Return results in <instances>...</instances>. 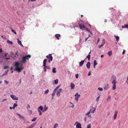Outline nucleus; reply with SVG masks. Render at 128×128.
<instances>
[{"instance_id": "obj_1", "label": "nucleus", "mask_w": 128, "mask_h": 128, "mask_svg": "<svg viewBox=\"0 0 128 128\" xmlns=\"http://www.w3.org/2000/svg\"><path fill=\"white\" fill-rule=\"evenodd\" d=\"M20 64L18 61L15 63L14 65L16 67V68L14 69L15 71L17 70L18 72H20L24 68L22 67L20 68H19V66Z\"/></svg>"}, {"instance_id": "obj_2", "label": "nucleus", "mask_w": 128, "mask_h": 128, "mask_svg": "<svg viewBox=\"0 0 128 128\" xmlns=\"http://www.w3.org/2000/svg\"><path fill=\"white\" fill-rule=\"evenodd\" d=\"M111 79L113 80V82H112V84H113L112 89L113 90H114L116 89V76L114 75H112V76Z\"/></svg>"}, {"instance_id": "obj_3", "label": "nucleus", "mask_w": 128, "mask_h": 128, "mask_svg": "<svg viewBox=\"0 0 128 128\" xmlns=\"http://www.w3.org/2000/svg\"><path fill=\"white\" fill-rule=\"evenodd\" d=\"M31 57V56L30 55L23 56L22 58V60L20 62V64H25L26 62V60H28Z\"/></svg>"}, {"instance_id": "obj_4", "label": "nucleus", "mask_w": 128, "mask_h": 128, "mask_svg": "<svg viewBox=\"0 0 128 128\" xmlns=\"http://www.w3.org/2000/svg\"><path fill=\"white\" fill-rule=\"evenodd\" d=\"M79 26H80V28L82 30H86L88 32L92 34V32H90V30H89L85 26L82 24H79Z\"/></svg>"}, {"instance_id": "obj_5", "label": "nucleus", "mask_w": 128, "mask_h": 128, "mask_svg": "<svg viewBox=\"0 0 128 128\" xmlns=\"http://www.w3.org/2000/svg\"><path fill=\"white\" fill-rule=\"evenodd\" d=\"M80 95L78 94V93H76L75 95L74 96H75V100L76 101V102H78V98L80 96Z\"/></svg>"}, {"instance_id": "obj_6", "label": "nucleus", "mask_w": 128, "mask_h": 128, "mask_svg": "<svg viewBox=\"0 0 128 128\" xmlns=\"http://www.w3.org/2000/svg\"><path fill=\"white\" fill-rule=\"evenodd\" d=\"M62 90V89L60 88L58 89L56 92V95L58 97H59L60 96V93L61 92Z\"/></svg>"}, {"instance_id": "obj_7", "label": "nucleus", "mask_w": 128, "mask_h": 128, "mask_svg": "<svg viewBox=\"0 0 128 128\" xmlns=\"http://www.w3.org/2000/svg\"><path fill=\"white\" fill-rule=\"evenodd\" d=\"M76 124H77L76 125V128H80L81 127V125L80 123L76 122L74 124V126H75Z\"/></svg>"}, {"instance_id": "obj_8", "label": "nucleus", "mask_w": 128, "mask_h": 128, "mask_svg": "<svg viewBox=\"0 0 128 128\" xmlns=\"http://www.w3.org/2000/svg\"><path fill=\"white\" fill-rule=\"evenodd\" d=\"M10 97L13 100H18V98L14 95H11L10 96Z\"/></svg>"}, {"instance_id": "obj_9", "label": "nucleus", "mask_w": 128, "mask_h": 128, "mask_svg": "<svg viewBox=\"0 0 128 128\" xmlns=\"http://www.w3.org/2000/svg\"><path fill=\"white\" fill-rule=\"evenodd\" d=\"M118 112V111L117 110H116L115 111V112H114V120H115L116 119V117H117V115Z\"/></svg>"}, {"instance_id": "obj_10", "label": "nucleus", "mask_w": 128, "mask_h": 128, "mask_svg": "<svg viewBox=\"0 0 128 128\" xmlns=\"http://www.w3.org/2000/svg\"><path fill=\"white\" fill-rule=\"evenodd\" d=\"M105 40L104 39L102 40V44L99 46H98V48H101L105 44Z\"/></svg>"}, {"instance_id": "obj_11", "label": "nucleus", "mask_w": 128, "mask_h": 128, "mask_svg": "<svg viewBox=\"0 0 128 128\" xmlns=\"http://www.w3.org/2000/svg\"><path fill=\"white\" fill-rule=\"evenodd\" d=\"M96 110V108H95L92 107L90 111L91 113H94V112Z\"/></svg>"}, {"instance_id": "obj_12", "label": "nucleus", "mask_w": 128, "mask_h": 128, "mask_svg": "<svg viewBox=\"0 0 128 128\" xmlns=\"http://www.w3.org/2000/svg\"><path fill=\"white\" fill-rule=\"evenodd\" d=\"M16 114L19 116L22 119L24 120H26V118L24 116L20 115V114L18 113H16Z\"/></svg>"}, {"instance_id": "obj_13", "label": "nucleus", "mask_w": 128, "mask_h": 128, "mask_svg": "<svg viewBox=\"0 0 128 128\" xmlns=\"http://www.w3.org/2000/svg\"><path fill=\"white\" fill-rule=\"evenodd\" d=\"M49 55L50 58H48V61L49 62H50L52 60L53 58L51 54H49Z\"/></svg>"}, {"instance_id": "obj_14", "label": "nucleus", "mask_w": 128, "mask_h": 128, "mask_svg": "<svg viewBox=\"0 0 128 128\" xmlns=\"http://www.w3.org/2000/svg\"><path fill=\"white\" fill-rule=\"evenodd\" d=\"M110 88V86L108 84H107L105 85V86L104 87V89L105 90H108V88Z\"/></svg>"}, {"instance_id": "obj_15", "label": "nucleus", "mask_w": 128, "mask_h": 128, "mask_svg": "<svg viewBox=\"0 0 128 128\" xmlns=\"http://www.w3.org/2000/svg\"><path fill=\"white\" fill-rule=\"evenodd\" d=\"M18 40V44L20 45L21 46L23 47V46L22 45V42L21 41H20L19 39H17Z\"/></svg>"}, {"instance_id": "obj_16", "label": "nucleus", "mask_w": 128, "mask_h": 128, "mask_svg": "<svg viewBox=\"0 0 128 128\" xmlns=\"http://www.w3.org/2000/svg\"><path fill=\"white\" fill-rule=\"evenodd\" d=\"M86 66L88 69L90 68V62H87L86 64Z\"/></svg>"}, {"instance_id": "obj_17", "label": "nucleus", "mask_w": 128, "mask_h": 128, "mask_svg": "<svg viewBox=\"0 0 128 128\" xmlns=\"http://www.w3.org/2000/svg\"><path fill=\"white\" fill-rule=\"evenodd\" d=\"M71 89H74V88L75 86L74 84L72 82L70 83Z\"/></svg>"}, {"instance_id": "obj_18", "label": "nucleus", "mask_w": 128, "mask_h": 128, "mask_svg": "<svg viewBox=\"0 0 128 128\" xmlns=\"http://www.w3.org/2000/svg\"><path fill=\"white\" fill-rule=\"evenodd\" d=\"M55 37L57 38V39L58 40L59 39V38L60 36L59 34H56L55 35Z\"/></svg>"}, {"instance_id": "obj_19", "label": "nucleus", "mask_w": 128, "mask_h": 128, "mask_svg": "<svg viewBox=\"0 0 128 128\" xmlns=\"http://www.w3.org/2000/svg\"><path fill=\"white\" fill-rule=\"evenodd\" d=\"M38 110H41L43 112V106H40L38 108Z\"/></svg>"}, {"instance_id": "obj_20", "label": "nucleus", "mask_w": 128, "mask_h": 128, "mask_svg": "<svg viewBox=\"0 0 128 128\" xmlns=\"http://www.w3.org/2000/svg\"><path fill=\"white\" fill-rule=\"evenodd\" d=\"M47 59H45L43 61V66H46V62Z\"/></svg>"}, {"instance_id": "obj_21", "label": "nucleus", "mask_w": 128, "mask_h": 128, "mask_svg": "<svg viewBox=\"0 0 128 128\" xmlns=\"http://www.w3.org/2000/svg\"><path fill=\"white\" fill-rule=\"evenodd\" d=\"M85 60H82L81 62H80L79 63V65L80 66H82L83 65L84 62V61Z\"/></svg>"}, {"instance_id": "obj_22", "label": "nucleus", "mask_w": 128, "mask_h": 128, "mask_svg": "<svg viewBox=\"0 0 128 128\" xmlns=\"http://www.w3.org/2000/svg\"><path fill=\"white\" fill-rule=\"evenodd\" d=\"M91 52H90L89 53L88 55L87 56L86 58H88V60L90 61V53Z\"/></svg>"}, {"instance_id": "obj_23", "label": "nucleus", "mask_w": 128, "mask_h": 128, "mask_svg": "<svg viewBox=\"0 0 128 128\" xmlns=\"http://www.w3.org/2000/svg\"><path fill=\"white\" fill-rule=\"evenodd\" d=\"M114 36L116 39V41L118 42L119 40V39L120 38L118 36L116 35H114Z\"/></svg>"}, {"instance_id": "obj_24", "label": "nucleus", "mask_w": 128, "mask_h": 128, "mask_svg": "<svg viewBox=\"0 0 128 128\" xmlns=\"http://www.w3.org/2000/svg\"><path fill=\"white\" fill-rule=\"evenodd\" d=\"M48 107L46 106V105L44 106V110H43V112H44V111H46L48 109Z\"/></svg>"}, {"instance_id": "obj_25", "label": "nucleus", "mask_w": 128, "mask_h": 128, "mask_svg": "<svg viewBox=\"0 0 128 128\" xmlns=\"http://www.w3.org/2000/svg\"><path fill=\"white\" fill-rule=\"evenodd\" d=\"M56 91V90L54 89L53 93L52 94V95L53 96H54Z\"/></svg>"}, {"instance_id": "obj_26", "label": "nucleus", "mask_w": 128, "mask_h": 128, "mask_svg": "<svg viewBox=\"0 0 128 128\" xmlns=\"http://www.w3.org/2000/svg\"><path fill=\"white\" fill-rule=\"evenodd\" d=\"M54 84H56L58 83V79H56V80H54Z\"/></svg>"}, {"instance_id": "obj_27", "label": "nucleus", "mask_w": 128, "mask_h": 128, "mask_svg": "<svg viewBox=\"0 0 128 128\" xmlns=\"http://www.w3.org/2000/svg\"><path fill=\"white\" fill-rule=\"evenodd\" d=\"M100 96L99 95L98 97L96 98V100L97 102H99V100L100 98Z\"/></svg>"}, {"instance_id": "obj_28", "label": "nucleus", "mask_w": 128, "mask_h": 128, "mask_svg": "<svg viewBox=\"0 0 128 128\" xmlns=\"http://www.w3.org/2000/svg\"><path fill=\"white\" fill-rule=\"evenodd\" d=\"M111 98V96H108L106 100L108 102L110 100Z\"/></svg>"}, {"instance_id": "obj_29", "label": "nucleus", "mask_w": 128, "mask_h": 128, "mask_svg": "<svg viewBox=\"0 0 128 128\" xmlns=\"http://www.w3.org/2000/svg\"><path fill=\"white\" fill-rule=\"evenodd\" d=\"M7 42L8 44H12V42L11 41H10V40H8V41H7Z\"/></svg>"}, {"instance_id": "obj_30", "label": "nucleus", "mask_w": 128, "mask_h": 128, "mask_svg": "<svg viewBox=\"0 0 128 128\" xmlns=\"http://www.w3.org/2000/svg\"><path fill=\"white\" fill-rule=\"evenodd\" d=\"M56 68H54L52 69V72L53 73H55L56 72Z\"/></svg>"}, {"instance_id": "obj_31", "label": "nucleus", "mask_w": 128, "mask_h": 128, "mask_svg": "<svg viewBox=\"0 0 128 128\" xmlns=\"http://www.w3.org/2000/svg\"><path fill=\"white\" fill-rule=\"evenodd\" d=\"M17 106V104L16 103H14V104L13 106V108L14 109V108L16 107Z\"/></svg>"}, {"instance_id": "obj_32", "label": "nucleus", "mask_w": 128, "mask_h": 128, "mask_svg": "<svg viewBox=\"0 0 128 128\" xmlns=\"http://www.w3.org/2000/svg\"><path fill=\"white\" fill-rule=\"evenodd\" d=\"M112 51H110L108 52V54L109 56H110L112 54Z\"/></svg>"}, {"instance_id": "obj_33", "label": "nucleus", "mask_w": 128, "mask_h": 128, "mask_svg": "<svg viewBox=\"0 0 128 128\" xmlns=\"http://www.w3.org/2000/svg\"><path fill=\"white\" fill-rule=\"evenodd\" d=\"M94 64L96 66V65L98 64V63H97V62L96 60H94Z\"/></svg>"}, {"instance_id": "obj_34", "label": "nucleus", "mask_w": 128, "mask_h": 128, "mask_svg": "<svg viewBox=\"0 0 128 128\" xmlns=\"http://www.w3.org/2000/svg\"><path fill=\"white\" fill-rule=\"evenodd\" d=\"M58 124H56L54 125V128H56V127H58Z\"/></svg>"}, {"instance_id": "obj_35", "label": "nucleus", "mask_w": 128, "mask_h": 128, "mask_svg": "<svg viewBox=\"0 0 128 128\" xmlns=\"http://www.w3.org/2000/svg\"><path fill=\"white\" fill-rule=\"evenodd\" d=\"M98 89L100 91H102L103 90V89L102 88L100 87L98 88Z\"/></svg>"}, {"instance_id": "obj_36", "label": "nucleus", "mask_w": 128, "mask_h": 128, "mask_svg": "<svg viewBox=\"0 0 128 128\" xmlns=\"http://www.w3.org/2000/svg\"><path fill=\"white\" fill-rule=\"evenodd\" d=\"M90 113H91L89 111L86 114V115L87 116H88L90 115Z\"/></svg>"}, {"instance_id": "obj_37", "label": "nucleus", "mask_w": 128, "mask_h": 128, "mask_svg": "<svg viewBox=\"0 0 128 128\" xmlns=\"http://www.w3.org/2000/svg\"><path fill=\"white\" fill-rule=\"evenodd\" d=\"M36 118H34L32 120V121L34 122L36 120Z\"/></svg>"}, {"instance_id": "obj_38", "label": "nucleus", "mask_w": 128, "mask_h": 128, "mask_svg": "<svg viewBox=\"0 0 128 128\" xmlns=\"http://www.w3.org/2000/svg\"><path fill=\"white\" fill-rule=\"evenodd\" d=\"M28 112L30 113V114H31L32 112V111L30 110H28Z\"/></svg>"}, {"instance_id": "obj_39", "label": "nucleus", "mask_w": 128, "mask_h": 128, "mask_svg": "<svg viewBox=\"0 0 128 128\" xmlns=\"http://www.w3.org/2000/svg\"><path fill=\"white\" fill-rule=\"evenodd\" d=\"M124 28H128V24H125L124 25Z\"/></svg>"}, {"instance_id": "obj_40", "label": "nucleus", "mask_w": 128, "mask_h": 128, "mask_svg": "<svg viewBox=\"0 0 128 128\" xmlns=\"http://www.w3.org/2000/svg\"><path fill=\"white\" fill-rule=\"evenodd\" d=\"M49 90L48 89H47V90H46L44 92V93L45 94H47Z\"/></svg>"}, {"instance_id": "obj_41", "label": "nucleus", "mask_w": 128, "mask_h": 128, "mask_svg": "<svg viewBox=\"0 0 128 128\" xmlns=\"http://www.w3.org/2000/svg\"><path fill=\"white\" fill-rule=\"evenodd\" d=\"M11 30L12 32H14L15 34H16V32L14 30L12 29Z\"/></svg>"}, {"instance_id": "obj_42", "label": "nucleus", "mask_w": 128, "mask_h": 128, "mask_svg": "<svg viewBox=\"0 0 128 128\" xmlns=\"http://www.w3.org/2000/svg\"><path fill=\"white\" fill-rule=\"evenodd\" d=\"M38 112H39V115H42V112L40 110H38Z\"/></svg>"}, {"instance_id": "obj_43", "label": "nucleus", "mask_w": 128, "mask_h": 128, "mask_svg": "<svg viewBox=\"0 0 128 128\" xmlns=\"http://www.w3.org/2000/svg\"><path fill=\"white\" fill-rule=\"evenodd\" d=\"M60 86V85H59L57 86L56 88L54 89L55 90H57V89Z\"/></svg>"}, {"instance_id": "obj_44", "label": "nucleus", "mask_w": 128, "mask_h": 128, "mask_svg": "<svg viewBox=\"0 0 128 128\" xmlns=\"http://www.w3.org/2000/svg\"><path fill=\"white\" fill-rule=\"evenodd\" d=\"M87 128H91V124H90L89 125H88Z\"/></svg>"}, {"instance_id": "obj_45", "label": "nucleus", "mask_w": 128, "mask_h": 128, "mask_svg": "<svg viewBox=\"0 0 128 128\" xmlns=\"http://www.w3.org/2000/svg\"><path fill=\"white\" fill-rule=\"evenodd\" d=\"M4 82L6 84H8V82L6 80H4Z\"/></svg>"}, {"instance_id": "obj_46", "label": "nucleus", "mask_w": 128, "mask_h": 128, "mask_svg": "<svg viewBox=\"0 0 128 128\" xmlns=\"http://www.w3.org/2000/svg\"><path fill=\"white\" fill-rule=\"evenodd\" d=\"M9 68V67L8 66H5L4 67V69H6L7 68Z\"/></svg>"}, {"instance_id": "obj_47", "label": "nucleus", "mask_w": 128, "mask_h": 128, "mask_svg": "<svg viewBox=\"0 0 128 128\" xmlns=\"http://www.w3.org/2000/svg\"><path fill=\"white\" fill-rule=\"evenodd\" d=\"M46 66H44V72H46Z\"/></svg>"}, {"instance_id": "obj_48", "label": "nucleus", "mask_w": 128, "mask_h": 128, "mask_svg": "<svg viewBox=\"0 0 128 128\" xmlns=\"http://www.w3.org/2000/svg\"><path fill=\"white\" fill-rule=\"evenodd\" d=\"M7 100L6 99H3L2 101V102H4V101H6Z\"/></svg>"}, {"instance_id": "obj_49", "label": "nucleus", "mask_w": 128, "mask_h": 128, "mask_svg": "<svg viewBox=\"0 0 128 128\" xmlns=\"http://www.w3.org/2000/svg\"><path fill=\"white\" fill-rule=\"evenodd\" d=\"M5 59L6 60H9L10 59V57L9 56L8 57H6Z\"/></svg>"}, {"instance_id": "obj_50", "label": "nucleus", "mask_w": 128, "mask_h": 128, "mask_svg": "<svg viewBox=\"0 0 128 128\" xmlns=\"http://www.w3.org/2000/svg\"><path fill=\"white\" fill-rule=\"evenodd\" d=\"M46 69H49V70H50V68L49 66H46Z\"/></svg>"}, {"instance_id": "obj_51", "label": "nucleus", "mask_w": 128, "mask_h": 128, "mask_svg": "<svg viewBox=\"0 0 128 128\" xmlns=\"http://www.w3.org/2000/svg\"><path fill=\"white\" fill-rule=\"evenodd\" d=\"M78 74H76V78H78Z\"/></svg>"}, {"instance_id": "obj_52", "label": "nucleus", "mask_w": 128, "mask_h": 128, "mask_svg": "<svg viewBox=\"0 0 128 128\" xmlns=\"http://www.w3.org/2000/svg\"><path fill=\"white\" fill-rule=\"evenodd\" d=\"M8 55V53H5V54H4V56L5 57H6L7 56V55Z\"/></svg>"}, {"instance_id": "obj_53", "label": "nucleus", "mask_w": 128, "mask_h": 128, "mask_svg": "<svg viewBox=\"0 0 128 128\" xmlns=\"http://www.w3.org/2000/svg\"><path fill=\"white\" fill-rule=\"evenodd\" d=\"M90 75H91V72H90V71L88 73V76H90Z\"/></svg>"}, {"instance_id": "obj_54", "label": "nucleus", "mask_w": 128, "mask_h": 128, "mask_svg": "<svg viewBox=\"0 0 128 128\" xmlns=\"http://www.w3.org/2000/svg\"><path fill=\"white\" fill-rule=\"evenodd\" d=\"M125 51H125V50H123V52H122V54H124L125 52Z\"/></svg>"}, {"instance_id": "obj_55", "label": "nucleus", "mask_w": 128, "mask_h": 128, "mask_svg": "<svg viewBox=\"0 0 128 128\" xmlns=\"http://www.w3.org/2000/svg\"><path fill=\"white\" fill-rule=\"evenodd\" d=\"M100 41V38H98V40H97V44H98V43Z\"/></svg>"}, {"instance_id": "obj_56", "label": "nucleus", "mask_w": 128, "mask_h": 128, "mask_svg": "<svg viewBox=\"0 0 128 128\" xmlns=\"http://www.w3.org/2000/svg\"><path fill=\"white\" fill-rule=\"evenodd\" d=\"M8 70H6L5 72V73H6V74L8 72Z\"/></svg>"}, {"instance_id": "obj_57", "label": "nucleus", "mask_w": 128, "mask_h": 128, "mask_svg": "<svg viewBox=\"0 0 128 128\" xmlns=\"http://www.w3.org/2000/svg\"><path fill=\"white\" fill-rule=\"evenodd\" d=\"M46 57L47 58H48H48H50V57H49V55L48 56H46Z\"/></svg>"}, {"instance_id": "obj_58", "label": "nucleus", "mask_w": 128, "mask_h": 128, "mask_svg": "<svg viewBox=\"0 0 128 128\" xmlns=\"http://www.w3.org/2000/svg\"><path fill=\"white\" fill-rule=\"evenodd\" d=\"M30 108V106L29 104H28V106L27 107V108Z\"/></svg>"}, {"instance_id": "obj_59", "label": "nucleus", "mask_w": 128, "mask_h": 128, "mask_svg": "<svg viewBox=\"0 0 128 128\" xmlns=\"http://www.w3.org/2000/svg\"><path fill=\"white\" fill-rule=\"evenodd\" d=\"M2 51V48H0V52H1Z\"/></svg>"}, {"instance_id": "obj_60", "label": "nucleus", "mask_w": 128, "mask_h": 128, "mask_svg": "<svg viewBox=\"0 0 128 128\" xmlns=\"http://www.w3.org/2000/svg\"><path fill=\"white\" fill-rule=\"evenodd\" d=\"M88 37L87 38H86V39H85L86 41L88 40Z\"/></svg>"}, {"instance_id": "obj_61", "label": "nucleus", "mask_w": 128, "mask_h": 128, "mask_svg": "<svg viewBox=\"0 0 128 128\" xmlns=\"http://www.w3.org/2000/svg\"><path fill=\"white\" fill-rule=\"evenodd\" d=\"M104 22H107V20H106V19H105V20H104Z\"/></svg>"}, {"instance_id": "obj_62", "label": "nucleus", "mask_w": 128, "mask_h": 128, "mask_svg": "<svg viewBox=\"0 0 128 128\" xmlns=\"http://www.w3.org/2000/svg\"><path fill=\"white\" fill-rule=\"evenodd\" d=\"M13 108V107H10V110H12Z\"/></svg>"}, {"instance_id": "obj_63", "label": "nucleus", "mask_w": 128, "mask_h": 128, "mask_svg": "<svg viewBox=\"0 0 128 128\" xmlns=\"http://www.w3.org/2000/svg\"><path fill=\"white\" fill-rule=\"evenodd\" d=\"M104 56V55H103V54H102V55H101V58H102V57H103Z\"/></svg>"}, {"instance_id": "obj_64", "label": "nucleus", "mask_w": 128, "mask_h": 128, "mask_svg": "<svg viewBox=\"0 0 128 128\" xmlns=\"http://www.w3.org/2000/svg\"><path fill=\"white\" fill-rule=\"evenodd\" d=\"M91 114H90V115H89V116H88V117H91Z\"/></svg>"}]
</instances>
